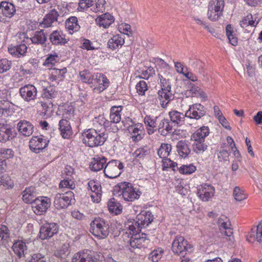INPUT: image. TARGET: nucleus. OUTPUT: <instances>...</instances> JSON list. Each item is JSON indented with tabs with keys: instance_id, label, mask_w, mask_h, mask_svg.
Here are the masks:
<instances>
[{
	"instance_id": "nucleus-1",
	"label": "nucleus",
	"mask_w": 262,
	"mask_h": 262,
	"mask_svg": "<svg viewBox=\"0 0 262 262\" xmlns=\"http://www.w3.org/2000/svg\"><path fill=\"white\" fill-rule=\"evenodd\" d=\"M82 136L83 143L91 147L102 145L107 138L104 131L92 128L84 132Z\"/></svg>"
},
{
	"instance_id": "nucleus-2",
	"label": "nucleus",
	"mask_w": 262,
	"mask_h": 262,
	"mask_svg": "<svg viewBox=\"0 0 262 262\" xmlns=\"http://www.w3.org/2000/svg\"><path fill=\"white\" fill-rule=\"evenodd\" d=\"M114 192H118L119 196L122 195L125 201L130 202L138 199L141 194L140 191L136 190L131 184L127 182L121 183L116 186Z\"/></svg>"
},
{
	"instance_id": "nucleus-3",
	"label": "nucleus",
	"mask_w": 262,
	"mask_h": 262,
	"mask_svg": "<svg viewBox=\"0 0 262 262\" xmlns=\"http://www.w3.org/2000/svg\"><path fill=\"white\" fill-rule=\"evenodd\" d=\"M109 225L102 218H96L91 224V232L100 238H105L109 233Z\"/></svg>"
},
{
	"instance_id": "nucleus-4",
	"label": "nucleus",
	"mask_w": 262,
	"mask_h": 262,
	"mask_svg": "<svg viewBox=\"0 0 262 262\" xmlns=\"http://www.w3.org/2000/svg\"><path fill=\"white\" fill-rule=\"evenodd\" d=\"M123 164L118 160H112L105 166L104 173L105 176L110 179L118 177L122 172Z\"/></svg>"
},
{
	"instance_id": "nucleus-5",
	"label": "nucleus",
	"mask_w": 262,
	"mask_h": 262,
	"mask_svg": "<svg viewBox=\"0 0 262 262\" xmlns=\"http://www.w3.org/2000/svg\"><path fill=\"white\" fill-rule=\"evenodd\" d=\"M224 0H215L209 3L208 17L211 20H216L222 14L224 7Z\"/></svg>"
},
{
	"instance_id": "nucleus-6",
	"label": "nucleus",
	"mask_w": 262,
	"mask_h": 262,
	"mask_svg": "<svg viewBox=\"0 0 262 262\" xmlns=\"http://www.w3.org/2000/svg\"><path fill=\"white\" fill-rule=\"evenodd\" d=\"M105 0H81L79 7L81 10L91 8L93 12H102L105 9Z\"/></svg>"
},
{
	"instance_id": "nucleus-7",
	"label": "nucleus",
	"mask_w": 262,
	"mask_h": 262,
	"mask_svg": "<svg viewBox=\"0 0 262 262\" xmlns=\"http://www.w3.org/2000/svg\"><path fill=\"white\" fill-rule=\"evenodd\" d=\"M50 200L47 197L40 196L35 198L32 204L34 212L37 215H41L45 213L50 206Z\"/></svg>"
},
{
	"instance_id": "nucleus-8",
	"label": "nucleus",
	"mask_w": 262,
	"mask_h": 262,
	"mask_svg": "<svg viewBox=\"0 0 262 262\" xmlns=\"http://www.w3.org/2000/svg\"><path fill=\"white\" fill-rule=\"evenodd\" d=\"M74 196L71 191H67L65 193H57L54 199V206L58 209H61L69 206Z\"/></svg>"
},
{
	"instance_id": "nucleus-9",
	"label": "nucleus",
	"mask_w": 262,
	"mask_h": 262,
	"mask_svg": "<svg viewBox=\"0 0 262 262\" xmlns=\"http://www.w3.org/2000/svg\"><path fill=\"white\" fill-rule=\"evenodd\" d=\"M58 231V226L55 223H46L40 229L39 237L46 239L52 237Z\"/></svg>"
},
{
	"instance_id": "nucleus-10",
	"label": "nucleus",
	"mask_w": 262,
	"mask_h": 262,
	"mask_svg": "<svg viewBox=\"0 0 262 262\" xmlns=\"http://www.w3.org/2000/svg\"><path fill=\"white\" fill-rule=\"evenodd\" d=\"M95 87L93 89V91L95 93H101L105 90L109 85L110 81L106 77L100 73H97L95 74L94 79H93Z\"/></svg>"
},
{
	"instance_id": "nucleus-11",
	"label": "nucleus",
	"mask_w": 262,
	"mask_h": 262,
	"mask_svg": "<svg viewBox=\"0 0 262 262\" xmlns=\"http://www.w3.org/2000/svg\"><path fill=\"white\" fill-rule=\"evenodd\" d=\"M49 140L40 137H33L30 141L29 147L31 150L36 153L45 148L48 145Z\"/></svg>"
},
{
	"instance_id": "nucleus-12",
	"label": "nucleus",
	"mask_w": 262,
	"mask_h": 262,
	"mask_svg": "<svg viewBox=\"0 0 262 262\" xmlns=\"http://www.w3.org/2000/svg\"><path fill=\"white\" fill-rule=\"evenodd\" d=\"M206 111L204 106L200 103H195L190 105L186 112V117L198 120L205 115Z\"/></svg>"
},
{
	"instance_id": "nucleus-13",
	"label": "nucleus",
	"mask_w": 262,
	"mask_h": 262,
	"mask_svg": "<svg viewBox=\"0 0 262 262\" xmlns=\"http://www.w3.org/2000/svg\"><path fill=\"white\" fill-rule=\"evenodd\" d=\"M214 192V188L207 184H203L198 188V196L203 201H208L213 196Z\"/></svg>"
},
{
	"instance_id": "nucleus-14",
	"label": "nucleus",
	"mask_w": 262,
	"mask_h": 262,
	"mask_svg": "<svg viewBox=\"0 0 262 262\" xmlns=\"http://www.w3.org/2000/svg\"><path fill=\"white\" fill-rule=\"evenodd\" d=\"M130 246L134 248H140L146 246L148 239L143 233H136L131 236L129 241Z\"/></svg>"
},
{
	"instance_id": "nucleus-15",
	"label": "nucleus",
	"mask_w": 262,
	"mask_h": 262,
	"mask_svg": "<svg viewBox=\"0 0 262 262\" xmlns=\"http://www.w3.org/2000/svg\"><path fill=\"white\" fill-rule=\"evenodd\" d=\"M188 249L187 241L182 236H177L172 244L173 252L177 254L183 255Z\"/></svg>"
},
{
	"instance_id": "nucleus-16",
	"label": "nucleus",
	"mask_w": 262,
	"mask_h": 262,
	"mask_svg": "<svg viewBox=\"0 0 262 262\" xmlns=\"http://www.w3.org/2000/svg\"><path fill=\"white\" fill-rule=\"evenodd\" d=\"M21 97L27 101L34 100L37 95L36 88L33 85H26L19 90Z\"/></svg>"
},
{
	"instance_id": "nucleus-17",
	"label": "nucleus",
	"mask_w": 262,
	"mask_h": 262,
	"mask_svg": "<svg viewBox=\"0 0 262 262\" xmlns=\"http://www.w3.org/2000/svg\"><path fill=\"white\" fill-rule=\"evenodd\" d=\"M88 189L95 193L91 195L92 201L94 202H99L101 195V187L99 183L95 180H90L88 183Z\"/></svg>"
},
{
	"instance_id": "nucleus-18",
	"label": "nucleus",
	"mask_w": 262,
	"mask_h": 262,
	"mask_svg": "<svg viewBox=\"0 0 262 262\" xmlns=\"http://www.w3.org/2000/svg\"><path fill=\"white\" fill-rule=\"evenodd\" d=\"M247 240L251 243L255 241L259 243L262 242V220L259 223L256 228L251 229V231L247 235Z\"/></svg>"
},
{
	"instance_id": "nucleus-19",
	"label": "nucleus",
	"mask_w": 262,
	"mask_h": 262,
	"mask_svg": "<svg viewBox=\"0 0 262 262\" xmlns=\"http://www.w3.org/2000/svg\"><path fill=\"white\" fill-rule=\"evenodd\" d=\"M158 95V99L163 108H166L169 102L173 99V95L171 90H159Z\"/></svg>"
},
{
	"instance_id": "nucleus-20",
	"label": "nucleus",
	"mask_w": 262,
	"mask_h": 262,
	"mask_svg": "<svg viewBox=\"0 0 262 262\" xmlns=\"http://www.w3.org/2000/svg\"><path fill=\"white\" fill-rule=\"evenodd\" d=\"M17 128L20 134L26 137L31 136L34 131L33 125L25 120H20L17 123Z\"/></svg>"
},
{
	"instance_id": "nucleus-21",
	"label": "nucleus",
	"mask_w": 262,
	"mask_h": 262,
	"mask_svg": "<svg viewBox=\"0 0 262 262\" xmlns=\"http://www.w3.org/2000/svg\"><path fill=\"white\" fill-rule=\"evenodd\" d=\"M58 16L57 11L54 9L51 10L46 15L42 21L40 23V26L42 28H48L52 26L53 24L57 21Z\"/></svg>"
},
{
	"instance_id": "nucleus-22",
	"label": "nucleus",
	"mask_w": 262,
	"mask_h": 262,
	"mask_svg": "<svg viewBox=\"0 0 262 262\" xmlns=\"http://www.w3.org/2000/svg\"><path fill=\"white\" fill-rule=\"evenodd\" d=\"M50 40L55 45H64L69 41L62 32L57 30L53 31L50 36Z\"/></svg>"
},
{
	"instance_id": "nucleus-23",
	"label": "nucleus",
	"mask_w": 262,
	"mask_h": 262,
	"mask_svg": "<svg viewBox=\"0 0 262 262\" xmlns=\"http://www.w3.org/2000/svg\"><path fill=\"white\" fill-rule=\"evenodd\" d=\"M73 262H94L91 251L85 250L76 253L72 258Z\"/></svg>"
},
{
	"instance_id": "nucleus-24",
	"label": "nucleus",
	"mask_w": 262,
	"mask_h": 262,
	"mask_svg": "<svg viewBox=\"0 0 262 262\" xmlns=\"http://www.w3.org/2000/svg\"><path fill=\"white\" fill-rule=\"evenodd\" d=\"M37 195L35 187L30 186L26 188L22 192V199L24 202L27 204H32Z\"/></svg>"
},
{
	"instance_id": "nucleus-25",
	"label": "nucleus",
	"mask_w": 262,
	"mask_h": 262,
	"mask_svg": "<svg viewBox=\"0 0 262 262\" xmlns=\"http://www.w3.org/2000/svg\"><path fill=\"white\" fill-rule=\"evenodd\" d=\"M106 163V159L105 157L97 156L92 159L90 168L94 171H98L105 167Z\"/></svg>"
},
{
	"instance_id": "nucleus-26",
	"label": "nucleus",
	"mask_w": 262,
	"mask_h": 262,
	"mask_svg": "<svg viewBox=\"0 0 262 262\" xmlns=\"http://www.w3.org/2000/svg\"><path fill=\"white\" fill-rule=\"evenodd\" d=\"M66 29L71 34L79 30L80 26L78 22V19L75 16H71L66 21Z\"/></svg>"
},
{
	"instance_id": "nucleus-27",
	"label": "nucleus",
	"mask_w": 262,
	"mask_h": 262,
	"mask_svg": "<svg viewBox=\"0 0 262 262\" xmlns=\"http://www.w3.org/2000/svg\"><path fill=\"white\" fill-rule=\"evenodd\" d=\"M59 129L63 138H69L72 134L71 126L66 119H61L59 122Z\"/></svg>"
},
{
	"instance_id": "nucleus-28",
	"label": "nucleus",
	"mask_w": 262,
	"mask_h": 262,
	"mask_svg": "<svg viewBox=\"0 0 262 262\" xmlns=\"http://www.w3.org/2000/svg\"><path fill=\"white\" fill-rule=\"evenodd\" d=\"M114 21L113 16L106 13L103 14L96 19V23L100 26L104 28H108Z\"/></svg>"
},
{
	"instance_id": "nucleus-29",
	"label": "nucleus",
	"mask_w": 262,
	"mask_h": 262,
	"mask_svg": "<svg viewBox=\"0 0 262 262\" xmlns=\"http://www.w3.org/2000/svg\"><path fill=\"white\" fill-rule=\"evenodd\" d=\"M0 9L2 14L8 17H11L13 16L16 11L14 5L6 1L1 3Z\"/></svg>"
},
{
	"instance_id": "nucleus-30",
	"label": "nucleus",
	"mask_w": 262,
	"mask_h": 262,
	"mask_svg": "<svg viewBox=\"0 0 262 262\" xmlns=\"http://www.w3.org/2000/svg\"><path fill=\"white\" fill-rule=\"evenodd\" d=\"M124 35H115L108 40L107 42L108 46L109 48L115 50L119 47H121L124 43Z\"/></svg>"
},
{
	"instance_id": "nucleus-31",
	"label": "nucleus",
	"mask_w": 262,
	"mask_h": 262,
	"mask_svg": "<svg viewBox=\"0 0 262 262\" xmlns=\"http://www.w3.org/2000/svg\"><path fill=\"white\" fill-rule=\"evenodd\" d=\"M129 132L134 141L137 142L142 138L143 130L141 124H136L128 127Z\"/></svg>"
},
{
	"instance_id": "nucleus-32",
	"label": "nucleus",
	"mask_w": 262,
	"mask_h": 262,
	"mask_svg": "<svg viewBox=\"0 0 262 262\" xmlns=\"http://www.w3.org/2000/svg\"><path fill=\"white\" fill-rule=\"evenodd\" d=\"M209 129L207 126H203L197 129L191 136V140L197 141H205V138L209 135Z\"/></svg>"
},
{
	"instance_id": "nucleus-33",
	"label": "nucleus",
	"mask_w": 262,
	"mask_h": 262,
	"mask_svg": "<svg viewBox=\"0 0 262 262\" xmlns=\"http://www.w3.org/2000/svg\"><path fill=\"white\" fill-rule=\"evenodd\" d=\"M136 223L142 228L148 226L152 221V216L150 212H144L137 215Z\"/></svg>"
},
{
	"instance_id": "nucleus-34",
	"label": "nucleus",
	"mask_w": 262,
	"mask_h": 262,
	"mask_svg": "<svg viewBox=\"0 0 262 262\" xmlns=\"http://www.w3.org/2000/svg\"><path fill=\"white\" fill-rule=\"evenodd\" d=\"M14 137L13 132L8 125H3L0 126V141L6 142Z\"/></svg>"
},
{
	"instance_id": "nucleus-35",
	"label": "nucleus",
	"mask_w": 262,
	"mask_h": 262,
	"mask_svg": "<svg viewBox=\"0 0 262 262\" xmlns=\"http://www.w3.org/2000/svg\"><path fill=\"white\" fill-rule=\"evenodd\" d=\"M172 127L168 120L162 119L159 122L158 126L159 133L162 136H165L172 132Z\"/></svg>"
},
{
	"instance_id": "nucleus-36",
	"label": "nucleus",
	"mask_w": 262,
	"mask_h": 262,
	"mask_svg": "<svg viewBox=\"0 0 262 262\" xmlns=\"http://www.w3.org/2000/svg\"><path fill=\"white\" fill-rule=\"evenodd\" d=\"M12 249L14 253L20 258L25 256L27 246L26 243L22 241H17L13 244Z\"/></svg>"
},
{
	"instance_id": "nucleus-37",
	"label": "nucleus",
	"mask_w": 262,
	"mask_h": 262,
	"mask_svg": "<svg viewBox=\"0 0 262 262\" xmlns=\"http://www.w3.org/2000/svg\"><path fill=\"white\" fill-rule=\"evenodd\" d=\"M10 233L8 227L5 225L0 227V242L5 247L9 246Z\"/></svg>"
},
{
	"instance_id": "nucleus-38",
	"label": "nucleus",
	"mask_w": 262,
	"mask_h": 262,
	"mask_svg": "<svg viewBox=\"0 0 262 262\" xmlns=\"http://www.w3.org/2000/svg\"><path fill=\"white\" fill-rule=\"evenodd\" d=\"M47 39V34L45 33L43 30L36 31L33 37L31 38V40L33 43L36 44H44Z\"/></svg>"
},
{
	"instance_id": "nucleus-39",
	"label": "nucleus",
	"mask_w": 262,
	"mask_h": 262,
	"mask_svg": "<svg viewBox=\"0 0 262 262\" xmlns=\"http://www.w3.org/2000/svg\"><path fill=\"white\" fill-rule=\"evenodd\" d=\"M122 107L121 106H113L111 109L110 115V122L114 123H117L121 120V111Z\"/></svg>"
},
{
	"instance_id": "nucleus-40",
	"label": "nucleus",
	"mask_w": 262,
	"mask_h": 262,
	"mask_svg": "<svg viewBox=\"0 0 262 262\" xmlns=\"http://www.w3.org/2000/svg\"><path fill=\"white\" fill-rule=\"evenodd\" d=\"M107 206L110 212L115 215L119 214L122 212V207L121 205L115 201L114 198L110 200Z\"/></svg>"
},
{
	"instance_id": "nucleus-41",
	"label": "nucleus",
	"mask_w": 262,
	"mask_h": 262,
	"mask_svg": "<svg viewBox=\"0 0 262 262\" xmlns=\"http://www.w3.org/2000/svg\"><path fill=\"white\" fill-rule=\"evenodd\" d=\"M214 159L220 163L229 162V153L226 149L216 150L214 156Z\"/></svg>"
},
{
	"instance_id": "nucleus-42",
	"label": "nucleus",
	"mask_w": 262,
	"mask_h": 262,
	"mask_svg": "<svg viewBox=\"0 0 262 262\" xmlns=\"http://www.w3.org/2000/svg\"><path fill=\"white\" fill-rule=\"evenodd\" d=\"M170 120L177 124H181L186 117V113L183 114L178 111H172L169 113Z\"/></svg>"
},
{
	"instance_id": "nucleus-43",
	"label": "nucleus",
	"mask_w": 262,
	"mask_h": 262,
	"mask_svg": "<svg viewBox=\"0 0 262 262\" xmlns=\"http://www.w3.org/2000/svg\"><path fill=\"white\" fill-rule=\"evenodd\" d=\"M177 151L182 158L186 157L190 152L187 144L183 141H180L177 145Z\"/></svg>"
},
{
	"instance_id": "nucleus-44",
	"label": "nucleus",
	"mask_w": 262,
	"mask_h": 262,
	"mask_svg": "<svg viewBox=\"0 0 262 262\" xmlns=\"http://www.w3.org/2000/svg\"><path fill=\"white\" fill-rule=\"evenodd\" d=\"M192 149L194 152L197 154H203L205 150L207 149L208 145L205 141H192Z\"/></svg>"
},
{
	"instance_id": "nucleus-45",
	"label": "nucleus",
	"mask_w": 262,
	"mask_h": 262,
	"mask_svg": "<svg viewBox=\"0 0 262 262\" xmlns=\"http://www.w3.org/2000/svg\"><path fill=\"white\" fill-rule=\"evenodd\" d=\"M171 150L170 144L163 143L158 151V154L162 159L167 158Z\"/></svg>"
},
{
	"instance_id": "nucleus-46",
	"label": "nucleus",
	"mask_w": 262,
	"mask_h": 262,
	"mask_svg": "<svg viewBox=\"0 0 262 262\" xmlns=\"http://www.w3.org/2000/svg\"><path fill=\"white\" fill-rule=\"evenodd\" d=\"M258 24V21H256V19H253V17L251 14H248L242 21L240 22V25L242 28H245L248 26L252 27L256 26Z\"/></svg>"
},
{
	"instance_id": "nucleus-47",
	"label": "nucleus",
	"mask_w": 262,
	"mask_h": 262,
	"mask_svg": "<svg viewBox=\"0 0 262 262\" xmlns=\"http://www.w3.org/2000/svg\"><path fill=\"white\" fill-rule=\"evenodd\" d=\"M226 34L228 38L230 43L233 46H236L237 43V38L235 36L233 31V28L231 25H228L226 26Z\"/></svg>"
},
{
	"instance_id": "nucleus-48",
	"label": "nucleus",
	"mask_w": 262,
	"mask_h": 262,
	"mask_svg": "<svg viewBox=\"0 0 262 262\" xmlns=\"http://www.w3.org/2000/svg\"><path fill=\"white\" fill-rule=\"evenodd\" d=\"M66 68H64L62 69H52L50 79L53 81L58 80V79H61L62 77H63L64 74H66Z\"/></svg>"
},
{
	"instance_id": "nucleus-49",
	"label": "nucleus",
	"mask_w": 262,
	"mask_h": 262,
	"mask_svg": "<svg viewBox=\"0 0 262 262\" xmlns=\"http://www.w3.org/2000/svg\"><path fill=\"white\" fill-rule=\"evenodd\" d=\"M233 196L236 201L241 202L247 199V195L238 186H236L233 192Z\"/></svg>"
},
{
	"instance_id": "nucleus-50",
	"label": "nucleus",
	"mask_w": 262,
	"mask_h": 262,
	"mask_svg": "<svg viewBox=\"0 0 262 262\" xmlns=\"http://www.w3.org/2000/svg\"><path fill=\"white\" fill-rule=\"evenodd\" d=\"M79 74L81 80L83 82L88 83L89 84H93V79H94L95 74L93 75L86 70L80 72Z\"/></svg>"
},
{
	"instance_id": "nucleus-51",
	"label": "nucleus",
	"mask_w": 262,
	"mask_h": 262,
	"mask_svg": "<svg viewBox=\"0 0 262 262\" xmlns=\"http://www.w3.org/2000/svg\"><path fill=\"white\" fill-rule=\"evenodd\" d=\"M217 224L221 232L230 227V223L229 220L225 216H221L218 219Z\"/></svg>"
},
{
	"instance_id": "nucleus-52",
	"label": "nucleus",
	"mask_w": 262,
	"mask_h": 262,
	"mask_svg": "<svg viewBox=\"0 0 262 262\" xmlns=\"http://www.w3.org/2000/svg\"><path fill=\"white\" fill-rule=\"evenodd\" d=\"M10 106L8 101H0V117L8 116L10 112Z\"/></svg>"
},
{
	"instance_id": "nucleus-53",
	"label": "nucleus",
	"mask_w": 262,
	"mask_h": 262,
	"mask_svg": "<svg viewBox=\"0 0 262 262\" xmlns=\"http://www.w3.org/2000/svg\"><path fill=\"white\" fill-rule=\"evenodd\" d=\"M58 60V56L57 54H50L46 59L43 65L46 67L50 68L54 66Z\"/></svg>"
},
{
	"instance_id": "nucleus-54",
	"label": "nucleus",
	"mask_w": 262,
	"mask_h": 262,
	"mask_svg": "<svg viewBox=\"0 0 262 262\" xmlns=\"http://www.w3.org/2000/svg\"><path fill=\"white\" fill-rule=\"evenodd\" d=\"M75 185L73 180L70 177H66V179L61 181L59 183V187L61 188H70L73 189Z\"/></svg>"
},
{
	"instance_id": "nucleus-55",
	"label": "nucleus",
	"mask_w": 262,
	"mask_h": 262,
	"mask_svg": "<svg viewBox=\"0 0 262 262\" xmlns=\"http://www.w3.org/2000/svg\"><path fill=\"white\" fill-rule=\"evenodd\" d=\"M14 156V152L11 149L9 148H2L0 149V159L6 160L12 158Z\"/></svg>"
},
{
	"instance_id": "nucleus-56",
	"label": "nucleus",
	"mask_w": 262,
	"mask_h": 262,
	"mask_svg": "<svg viewBox=\"0 0 262 262\" xmlns=\"http://www.w3.org/2000/svg\"><path fill=\"white\" fill-rule=\"evenodd\" d=\"M163 251L159 249L152 251L149 255V259L152 262H158L162 256Z\"/></svg>"
},
{
	"instance_id": "nucleus-57",
	"label": "nucleus",
	"mask_w": 262,
	"mask_h": 262,
	"mask_svg": "<svg viewBox=\"0 0 262 262\" xmlns=\"http://www.w3.org/2000/svg\"><path fill=\"white\" fill-rule=\"evenodd\" d=\"M196 167L192 164L182 165L179 168V172L182 174H191L195 171Z\"/></svg>"
},
{
	"instance_id": "nucleus-58",
	"label": "nucleus",
	"mask_w": 262,
	"mask_h": 262,
	"mask_svg": "<svg viewBox=\"0 0 262 262\" xmlns=\"http://www.w3.org/2000/svg\"><path fill=\"white\" fill-rule=\"evenodd\" d=\"M56 94V92L54 88L50 85L43 90L42 97L47 99H51L55 97Z\"/></svg>"
},
{
	"instance_id": "nucleus-59",
	"label": "nucleus",
	"mask_w": 262,
	"mask_h": 262,
	"mask_svg": "<svg viewBox=\"0 0 262 262\" xmlns=\"http://www.w3.org/2000/svg\"><path fill=\"white\" fill-rule=\"evenodd\" d=\"M137 93L140 95H144L145 92L148 90L147 85L144 80L140 81L136 86Z\"/></svg>"
},
{
	"instance_id": "nucleus-60",
	"label": "nucleus",
	"mask_w": 262,
	"mask_h": 262,
	"mask_svg": "<svg viewBox=\"0 0 262 262\" xmlns=\"http://www.w3.org/2000/svg\"><path fill=\"white\" fill-rule=\"evenodd\" d=\"M11 62L7 59L0 60V73H3L10 69Z\"/></svg>"
},
{
	"instance_id": "nucleus-61",
	"label": "nucleus",
	"mask_w": 262,
	"mask_h": 262,
	"mask_svg": "<svg viewBox=\"0 0 262 262\" xmlns=\"http://www.w3.org/2000/svg\"><path fill=\"white\" fill-rule=\"evenodd\" d=\"M120 32L123 34L127 35L128 37L132 36V31L131 27L129 25L127 24H122L120 25L119 27Z\"/></svg>"
},
{
	"instance_id": "nucleus-62",
	"label": "nucleus",
	"mask_w": 262,
	"mask_h": 262,
	"mask_svg": "<svg viewBox=\"0 0 262 262\" xmlns=\"http://www.w3.org/2000/svg\"><path fill=\"white\" fill-rule=\"evenodd\" d=\"M157 119L158 117L152 118L150 116H146L144 118V123L147 126L154 128L157 126Z\"/></svg>"
},
{
	"instance_id": "nucleus-63",
	"label": "nucleus",
	"mask_w": 262,
	"mask_h": 262,
	"mask_svg": "<svg viewBox=\"0 0 262 262\" xmlns=\"http://www.w3.org/2000/svg\"><path fill=\"white\" fill-rule=\"evenodd\" d=\"M74 110L71 106L65 107L63 111L62 117L64 119H71L74 116Z\"/></svg>"
},
{
	"instance_id": "nucleus-64",
	"label": "nucleus",
	"mask_w": 262,
	"mask_h": 262,
	"mask_svg": "<svg viewBox=\"0 0 262 262\" xmlns=\"http://www.w3.org/2000/svg\"><path fill=\"white\" fill-rule=\"evenodd\" d=\"M30 262H46V258L40 253L33 254L30 260Z\"/></svg>"
}]
</instances>
